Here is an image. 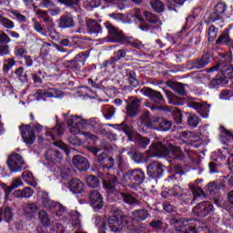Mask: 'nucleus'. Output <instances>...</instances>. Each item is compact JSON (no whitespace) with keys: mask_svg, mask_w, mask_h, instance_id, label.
<instances>
[{"mask_svg":"<svg viewBox=\"0 0 233 233\" xmlns=\"http://www.w3.org/2000/svg\"><path fill=\"white\" fill-rule=\"evenodd\" d=\"M31 77L35 85H41V83H43V79H45V75H43V71L39 70L36 73L31 74Z\"/></svg>","mask_w":233,"mask_h":233,"instance_id":"51","label":"nucleus"},{"mask_svg":"<svg viewBox=\"0 0 233 233\" xmlns=\"http://www.w3.org/2000/svg\"><path fill=\"white\" fill-rule=\"evenodd\" d=\"M165 93L170 105H175L177 106H183V105H185V98H179L169 90H166Z\"/></svg>","mask_w":233,"mask_h":233,"instance_id":"32","label":"nucleus"},{"mask_svg":"<svg viewBox=\"0 0 233 233\" xmlns=\"http://www.w3.org/2000/svg\"><path fill=\"white\" fill-rule=\"evenodd\" d=\"M208 63H210V56L204 54L199 58L189 60L187 66H189V70H201L202 68H205Z\"/></svg>","mask_w":233,"mask_h":233,"instance_id":"18","label":"nucleus"},{"mask_svg":"<svg viewBox=\"0 0 233 233\" xmlns=\"http://www.w3.org/2000/svg\"><path fill=\"white\" fill-rule=\"evenodd\" d=\"M53 208H55L56 216H57L58 218H60V216H63V214H65V211L66 210V208L62 206L59 202H55Z\"/></svg>","mask_w":233,"mask_h":233,"instance_id":"54","label":"nucleus"},{"mask_svg":"<svg viewBox=\"0 0 233 233\" xmlns=\"http://www.w3.org/2000/svg\"><path fill=\"white\" fill-rule=\"evenodd\" d=\"M115 127H116V130H119L126 134L128 141H134V127L128 124V119L127 117L122 123L116 124Z\"/></svg>","mask_w":233,"mask_h":233,"instance_id":"21","label":"nucleus"},{"mask_svg":"<svg viewBox=\"0 0 233 233\" xmlns=\"http://www.w3.org/2000/svg\"><path fill=\"white\" fill-rule=\"evenodd\" d=\"M120 196L124 201V203H127V205H134V203H137V200L136 198H134L132 195L125 192H120Z\"/></svg>","mask_w":233,"mask_h":233,"instance_id":"49","label":"nucleus"},{"mask_svg":"<svg viewBox=\"0 0 233 233\" xmlns=\"http://www.w3.org/2000/svg\"><path fill=\"white\" fill-rule=\"evenodd\" d=\"M37 205L35 203L27 204L24 208V211L25 214H35L37 212Z\"/></svg>","mask_w":233,"mask_h":233,"instance_id":"56","label":"nucleus"},{"mask_svg":"<svg viewBox=\"0 0 233 233\" xmlns=\"http://www.w3.org/2000/svg\"><path fill=\"white\" fill-rule=\"evenodd\" d=\"M96 161L99 164V169L105 172V174H116V176H121L122 174V183H124L126 187H128V188H137V187L143 185L145 179H147L145 171H143L141 167L123 171L124 161L121 156L117 157V169L115 167L116 161L114 157L106 152L99 153Z\"/></svg>","mask_w":233,"mask_h":233,"instance_id":"1","label":"nucleus"},{"mask_svg":"<svg viewBox=\"0 0 233 233\" xmlns=\"http://www.w3.org/2000/svg\"><path fill=\"white\" fill-rule=\"evenodd\" d=\"M68 188L73 194H84L85 183L78 178H73L69 181Z\"/></svg>","mask_w":233,"mask_h":233,"instance_id":"25","label":"nucleus"},{"mask_svg":"<svg viewBox=\"0 0 233 233\" xmlns=\"http://www.w3.org/2000/svg\"><path fill=\"white\" fill-rule=\"evenodd\" d=\"M56 202L52 201L50 198L48 197V193H43L42 196V205L46 208H54V205Z\"/></svg>","mask_w":233,"mask_h":233,"instance_id":"48","label":"nucleus"},{"mask_svg":"<svg viewBox=\"0 0 233 233\" xmlns=\"http://www.w3.org/2000/svg\"><path fill=\"white\" fill-rule=\"evenodd\" d=\"M200 121H201V119L196 115H190L187 117V125L189 127H192L193 128H196L198 127V125H199Z\"/></svg>","mask_w":233,"mask_h":233,"instance_id":"53","label":"nucleus"},{"mask_svg":"<svg viewBox=\"0 0 233 233\" xmlns=\"http://www.w3.org/2000/svg\"><path fill=\"white\" fill-rule=\"evenodd\" d=\"M188 0H172L168 2L167 6L169 10H174V12H177V8H181L185 3Z\"/></svg>","mask_w":233,"mask_h":233,"instance_id":"45","label":"nucleus"},{"mask_svg":"<svg viewBox=\"0 0 233 233\" xmlns=\"http://www.w3.org/2000/svg\"><path fill=\"white\" fill-rule=\"evenodd\" d=\"M221 77L227 81V79H233V66L227 65L221 70Z\"/></svg>","mask_w":233,"mask_h":233,"instance_id":"41","label":"nucleus"},{"mask_svg":"<svg viewBox=\"0 0 233 233\" xmlns=\"http://www.w3.org/2000/svg\"><path fill=\"white\" fill-rule=\"evenodd\" d=\"M21 194L22 198H32V196H34V190L32 189V187H25L23 190H21Z\"/></svg>","mask_w":233,"mask_h":233,"instance_id":"64","label":"nucleus"},{"mask_svg":"<svg viewBox=\"0 0 233 233\" xmlns=\"http://www.w3.org/2000/svg\"><path fill=\"white\" fill-rule=\"evenodd\" d=\"M230 139L232 140V137L221 132V135L219 136V141L220 143H222V145H227L228 147V143H230Z\"/></svg>","mask_w":233,"mask_h":233,"instance_id":"62","label":"nucleus"},{"mask_svg":"<svg viewBox=\"0 0 233 233\" xmlns=\"http://www.w3.org/2000/svg\"><path fill=\"white\" fill-rule=\"evenodd\" d=\"M216 45L219 46H229V48H231L233 45V39L228 35V33L225 32V30H223V32L216 40Z\"/></svg>","mask_w":233,"mask_h":233,"instance_id":"31","label":"nucleus"},{"mask_svg":"<svg viewBox=\"0 0 233 233\" xmlns=\"http://www.w3.org/2000/svg\"><path fill=\"white\" fill-rule=\"evenodd\" d=\"M46 137L52 141H56V137L63 136V126L56 122V126L51 129H47L46 132Z\"/></svg>","mask_w":233,"mask_h":233,"instance_id":"30","label":"nucleus"},{"mask_svg":"<svg viewBox=\"0 0 233 233\" xmlns=\"http://www.w3.org/2000/svg\"><path fill=\"white\" fill-rule=\"evenodd\" d=\"M104 26L108 33L107 43H119V45H128L130 43L132 37L125 35L123 31L112 25L110 21L105 22Z\"/></svg>","mask_w":233,"mask_h":233,"instance_id":"5","label":"nucleus"},{"mask_svg":"<svg viewBox=\"0 0 233 233\" xmlns=\"http://www.w3.org/2000/svg\"><path fill=\"white\" fill-rule=\"evenodd\" d=\"M196 19H198V17L195 16L194 15H189L187 17H186V23L182 27V29L177 34V37H179L181 34L185 32V30L190 28V26H192V25L196 23Z\"/></svg>","mask_w":233,"mask_h":233,"instance_id":"39","label":"nucleus"},{"mask_svg":"<svg viewBox=\"0 0 233 233\" xmlns=\"http://www.w3.org/2000/svg\"><path fill=\"white\" fill-rule=\"evenodd\" d=\"M61 96V90L56 88H51L48 91L37 90L35 94L36 97V101H41V99H45V97H51L57 99Z\"/></svg>","mask_w":233,"mask_h":233,"instance_id":"22","label":"nucleus"},{"mask_svg":"<svg viewBox=\"0 0 233 233\" xmlns=\"http://www.w3.org/2000/svg\"><path fill=\"white\" fill-rule=\"evenodd\" d=\"M166 112H169L168 116H171L173 117V120L177 125H181L183 123V113L181 112L180 109L177 108H171L168 107Z\"/></svg>","mask_w":233,"mask_h":233,"instance_id":"34","label":"nucleus"},{"mask_svg":"<svg viewBox=\"0 0 233 233\" xmlns=\"http://www.w3.org/2000/svg\"><path fill=\"white\" fill-rule=\"evenodd\" d=\"M169 195L171 198H177V199H183L185 196V191L183 187H179L178 185H174L171 189H169Z\"/></svg>","mask_w":233,"mask_h":233,"instance_id":"37","label":"nucleus"},{"mask_svg":"<svg viewBox=\"0 0 233 233\" xmlns=\"http://www.w3.org/2000/svg\"><path fill=\"white\" fill-rule=\"evenodd\" d=\"M149 216L150 213H148V210L145 208L136 209L133 211L134 221H145V219H147Z\"/></svg>","mask_w":233,"mask_h":233,"instance_id":"35","label":"nucleus"},{"mask_svg":"<svg viewBox=\"0 0 233 233\" xmlns=\"http://www.w3.org/2000/svg\"><path fill=\"white\" fill-rule=\"evenodd\" d=\"M76 26V22L74 21V17L64 15L60 16L58 19V28L65 30L66 28H74Z\"/></svg>","mask_w":233,"mask_h":233,"instance_id":"27","label":"nucleus"},{"mask_svg":"<svg viewBox=\"0 0 233 233\" xmlns=\"http://www.w3.org/2000/svg\"><path fill=\"white\" fill-rule=\"evenodd\" d=\"M189 108H194L204 119L208 117V112H210V106L199 102H190Z\"/></svg>","mask_w":233,"mask_h":233,"instance_id":"24","label":"nucleus"},{"mask_svg":"<svg viewBox=\"0 0 233 233\" xmlns=\"http://www.w3.org/2000/svg\"><path fill=\"white\" fill-rule=\"evenodd\" d=\"M185 86H188V85L187 84H183L181 82H176L173 83L171 86L172 90H174V92L176 94H177V96H187L188 94V92L187 91V89H185Z\"/></svg>","mask_w":233,"mask_h":233,"instance_id":"36","label":"nucleus"},{"mask_svg":"<svg viewBox=\"0 0 233 233\" xmlns=\"http://www.w3.org/2000/svg\"><path fill=\"white\" fill-rule=\"evenodd\" d=\"M127 156L130 157V159H132V161H134V163H137V165L147 161L145 155L136 148H131L129 151H127Z\"/></svg>","mask_w":233,"mask_h":233,"instance_id":"29","label":"nucleus"},{"mask_svg":"<svg viewBox=\"0 0 233 233\" xmlns=\"http://www.w3.org/2000/svg\"><path fill=\"white\" fill-rule=\"evenodd\" d=\"M117 177H121V176H117L116 174H109L108 177L102 179L103 188L106 190V192H110V194H116L119 192V187L121 182Z\"/></svg>","mask_w":233,"mask_h":233,"instance_id":"12","label":"nucleus"},{"mask_svg":"<svg viewBox=\"0 0 233 233\" xmlns=\"http://www.w3.org/2000/svg\"><path fill=\"white\" fill-rule=\"evenodd\" d=\"M218 32H219V28L216 25H212L208 28V43H214L218 38Z\"/></svg>","mask_w":233,"mask_h":233,"instance_id":"40","label":"nucleus"},{"mask_svg":"<svg viewBox=\"0 0 233 233\" xmlns=\"http://www.w3.org/2000/svg\"><path fill=\"white\" fill-rule=\"evenodd\" d=\"M202 183L203 180H196L195 183L193 184H189V189L191 190L192 194H193V201H198V199H199V198H207V195L205 194V191L203 190V188H201V187L198 186V182Z\"/></svg>","mask_w":233,"mask_h":233,"instance_id":"26","label":"nucleus"},{"mask_svg":"<svg viewBox=\"0 0 233 233\" xmlns=\"http://www.w3.org/2000/svg\"><path fill=\"white\" fill-rule=\"evenodd\" d=\"M86 181L87 183V187H90L91 188H97L99 185H101V182L99 181V177L90 175L86 177Z\"/></svg>","mask_w":233,"mask_h":233,"instance_id":"43","label":"nucleus"},{"mask_svg":"<svg viewBox=\"0 0 233 233\" xmlns=\"http://www.w3.org/2000/svg\"><path fill=\"white\" fill-rule=\"evenodd\" d=\"M227 10H228V5L224 2H218L213 11L208 14V15L204 16L202 21L198 23L199 26L202 25H211V23H216V21H223L225 17H228Z\"/></svg>","mask_w":233,"mask_h":233,"instance_id":"4","label":"nucleus"},{"mask_svg":"<svg viewBox=\"0 0 233 233\" xmlns=\"http://www.w3.org/2000/svg\"><path fill=\"white\" fill-rule=\"evenodd\" d=\"M216 188H218V185L216 184V182H209L207 187H205V190L207 192V194H210V196H212V194H214V190H216Z\"/></svg>","mask_w":233,"mask_h":233,"instance_id":"61","label":"nucleus"},{"mask_svg":"<svg viewBox=\"0 0 233 233\" xmlns=\"http://www.w3.org/2000/svg\"><path fill=\"white\" fill-rule=\"evenodd\" d=\"M128 52L129 51L127 48L118 49L113 54V56L109 57L107 60L100 64V68L101 69L108 68V66H112L113 65H116L117 61H121V59H125Z\"/></svg>","mask_w":233,"mask_h":233,"instance_id":"17","label":"nucleus"},{"mask_svg":"<svg viewBox=\"0 0 233 233\" xmlns=\"http://www.w3.org/2000/svg\"><path fill=\"white\" fill-rule=\"evenodd\" d=\"M227 83H228V81L225 80L223 76H217L209 82L208 88H210V90H214V88H218L220 85H227Z\"/></svg>","mask_w":233,"mask_h":233,"instance_id":"38","label":"nucleus"},{"mask_svg":"<svg viewBox=\"0 0 233 233\" xmlns=\"http://www.w3.org/2000/svg\"><path fill=\"white\" fill-rule=\"evenodd\" d=\"M38 218L40 219V223L45 227V228H48L50 227L51 221L46 211L41 210L38 214Z\"/></svg>","mask_w":233,"mask_h":233,"instance_id":"42","label":"nucleus"},{"mask_svg":"<svg viewBox=\"0 0 233 233\" xmlns=\"http://www.w3.org/2000/svg\"><path fill=\"white\" fill-rule=\"evenodd\" d=\"M151 8H153L154 12L157 14H161V12L165 11V5L159 0H154L151 2Z\"/></svg>","mask_w":233,"mask_h":233,"instance_id":"47","label":"nucleus"},{"mask_svg":"<svg viewBox=\"0 0 233 233\" xmlns=\"http://www.w3.org/2000/svg\"><path fill=\"white\" fill-rule=\"evenodd\" d=\"M87 198L89 200V205L92 207L95 212L101 210L105 207V201L103 200V195L96 189L90 190L87 193Z\"/></svg>","mask_w":233,"mask_h":233,"instance_id":"13","label":"nucleus"},{"mask_svg":"<svg viewBox=\"0 0 233 233\" xmlns=\"http://www.w3.org/2000/svg\"><path fill=\"white\" fill-rule=\"evenodd\" d=\"M170 225H172L177 232L180 233H198V228L196 227V220L187 218H177L173 217L169 219Z\"/></svg>","mask_w":233,"mask_h":233,"instance_id":"6","label":"nucleus"},{"mask_svg":"<svg viewBox=\"0 0 233 233\" xmlns=\"http://www.w3.org/2000/svg\"><path fill=\"white\" fill-rule=\"evenodd\" d=\"M148 152L149 157H156L157 156H165L166 157L170 156V152L181 153V147L171 146V149L168 148L163 142H155L149 146Z\"/></svg>","mask_w":233,"mask_h":233,"instance_id":"7","label":"nucleus"},{"mask_svg":"<svg viewBox=\"0 0 233 233\" xmlns=\"http://www.w3.org/2000/svg\"><path fill=\"white\" fill-rule=\"evenodd\" d=\"M126 77H127V83L133 86V88H137V86H139V80H137L136 71L126 69Z\"/></svg>","mask_w":233,"mask_h":233,"instance_id":"33","label":"nucleus"},{"mask_svg":"<svg viewBox=\"0 0 233 233\" xmlns=\"http://www.w3.org/2000/svg\"><path fill=\"white\" fill-rule=\"evenodd\" d=\"M87 31L90 35H99L103 34V26H101L97 21L90 19L86 22Z\"/></svg>","mask_w":233,"mask_h":233,"instance_id":"28","label":"nucleus"},{"mask_svg":"<svg viewBox=\"0 0 233 233\" xmlns=\"http://www.w3.org/2000/svg\"><path fill=\"white\" fill-rule=\"evenodd\" d=\"M12 223L14 221V208L10 206H2L0 208V223Z\"/></svg>","mask_w":233,"mask_h":233,"instance_id":"23","label":"nucleus"},{"mask_svg":"<svg viewBox=\"0 0 233 233\" xmlns=\"http://www.w3.org/2000/svg\"><path fill=\"white\" fill-rule=\"evenodd\" d=\"M22 179L27 183L28 185H34V182L32 181H28V179H35V177H34V174L30 171H24L22 173Z\"/></svg>","mask_w":233,"mask_h":233,"instance_id":"55","label":"nucleus"},{"mask_svg":"<svg viewBox=\"0 0 233 233\" xmlns=\"http://www.w3.org/2000/svg\"><path fill=\"white\" fill-rule=\"evenodd\" d=\"M138 123H140L143 128L158 130L160 132H168L172 128V121L160 116L150 117V111H145L139 116Z\"/></svg>","mask_w":233,"mask_h":233,"instance_id":"2","label":"nucleus"},{"mask_svg":"<svg viewBox=\"0 0 233 233\" xmlns=\"http://www.w3.org/2000/svg\"><path fill=\"white\" fill-rule=\"evenodd\" d=\"M20 136L24 141V143L27 147H31L34 143H35V134H40L43 132V125L38 122L29 123V124H22L19 126Z\"/></svg>","mask_w":233,"mask_h":233,"instance_id":"3","label":"nucleus"},{"mask_svg":"<svg viewBox=\"0 0 233 233\" xmlns=\"http://www.w3.org/2000/svg\"><path fill=\"white\" fill-rule=\"evenodd\" d=\"M7 167L12 173L22 172L26 168V162L20 154L14 153L7 157Z\"/></svg>","mask_w":233,"mask_h":233,"instance_id":"11","label":"nucleus"},{"mask_svg":"<svg viewBox=\"0 0 233 233\" xmlns=\"http://www.w3.org/2000/svg\"><path fill=\"white\" fill-rule=\"evenodd\" d=\"M167 170V167L163 166V164L158 162H151L147 167V174L150 179V181H159V179H163L165 176V171Z\"/></svg>","mask_w":233,"mask_h":233,"instance_id":"10","label":"nucleus"},{"mask_svg":"<svg viewBox=\"0 0 233 233\" xmlns=\"http://www.w3.org/2000/svg\"><path fill=\"white\" fill-rule=\"evenodd\" d=\"M2 188L5 192V199H8L10 198V194H12V190H15L13 188V186L11 187L7 186L6 184H2Z\"/></svg>","mask_w":233,"mask_h":233,"instance_id":"60","label":"nucleus"},{"mask_svg":"<svg viewBox=\"0 0 233 233\" xmlns=\"http://www.w3.org/2000/svg\"><path fill=\"white\" fill-rule=\"evenodd\" d=\"M140 92L145 96V97H148L153 103L156 105H163L165 103V97H163V94L157 90H154L151 87L144 86L140 89Z\"/></svg>","mask_w":233,"mask_h":233,"instance_id":"16","label":"nucleus"},{"mask_svg":"<svg viewBox=\"0 0 233 233\" xmlns=\"http://www.w3.org/2000/svg\"><path fill=\"white\" fill-rule=\"evenodd\" d=\"M73 166L79 172H86L90 168V162L88 159L81 155H76L72 159Z\"/></svg>","mask_w":233,"mask_h":233,"instance_id":"20","label":"nucleus"},{"mask_svg":"<svg viewBox=\"0 0 233 233\" xmlns=\"http://www.w3.org/2000/svg\"><path fill=\"white\" fill-rule=\"evenodd\" d=\"M90 121L79 116V115H73L67 119V127L69 128H86V127H90Z\"/></svg>","mask_w":233,"mask_h":233,"instance_id":"19","label":"nucleus"},{"mask_svg":"<svg viewBox=\"0 0 233 233\" xmlns=\"http://www.w3.org/2000/svg\"><path fill=\"white\" fill-rule=\"evenodd\" d=\"M0 25H2V26H4V28H6L7 30H12L15 27V24L14 23V21L3 16V15H0Z\"/></svg>","mask_w":233,"mask_h":233,"instance_id":"44","label":"nucleus"},{"mask_svg":"<svg viewBox=\"0 0 233 233\" xmlns=\"http://www.w3.org/2000/svg\"><path fill=\"white\" fill-rule=\"evenodd\" d=\"M89 56L90 51L80 52L72 60L64 61L62 63V66H64V68L77 72V70H81L82 66H85L86 59H88Z\"/></svg>","mask_w":233,"mask_h":233,"instance_id":"8","label":"nucleus"},{"mask_svg":"<svg viewBox=\"0 0 233 233\" xmlns=\"http://www.w3.org/2000/svg\"><path fill=\"white\" fill-rule=\"evenodd\" d=\"M144 15H145L147 21L148 23H150L151 25H157V23H159V18L157 17V15H156L148 11H145Z\"/></svg>","mask_w":233,"mask_h":233,"instance_id":"50","label":"nucleus"},{"mask_svg":"<svg viewBox=\"0 0 233 233\" xmlns=\"http://www.w3.org/2000/svg\"><path fill=\"white\" fill-rule=\"evenodd\" d=\"M232 91L228 89H223L219 94V99H222L224 101H227L230 99V96H232Z\"/></svg>","mask_w":233,"mask_h":233,"instance_id":"59","label":"nucleus"},{"mask_svg":"<svg viewBox=\"0 0 233 233\" xmlns=\"http://www.w3.org/2000/svg\"><path fill=\"white\" fill-rule=\"evenodd\" d=\"M148 226L153 228V230L165 232V228H163V220L161 219H153L149 222Z\"/></svg>","mask_w":233,"mask_h":233,"instance_id":"46","label":"nucleus"},{"mask_svg":"<svg viewBox=\"0 0 233 233\" xmlns=\"http://www.w3.org/2000/svg\"><path fill=\"white\" fill-rule=\"evenodd\" d=\"M126 116L129 119H136L139 114H141V100L139 98H134L130 102L126 100Z\"/></svg>","mask_w":233,"mask_h":233,"instance_id":"15","label":"nucleus"},{"mask_svg":"<svg viewBox=\"0 0 233 233\" xmlns=\"http://www.w3.org/2000/svg\"><path fill=\"white\" fill-rule=\"evenodd\" d=\"M214 212V205L210 201H202L193 208V214L198 218H207Z\"/></svg>","mask_w":233,"mask_h":233,"instance_id":"14","label":"nucleus"},{"mask_svg":"<svg viewBox=\"0 0 233 233\" xmlns=\"http://www.w3.org/2000/svg\"><path fill=\"white\" fill-rule=\"evenodd\" d=\"M191 147L193 148H199L203 145V140L198 136H195L190 139Z\"/></svg>","mask_w":233,"mask_h":233,"instance_id":"58","label":"nucleus"},{"mask_svg":"<svg viewBox=\"0 0 233 233\" xmlns=\"http://www.w3.org/2000/svg\"><path fill=\"white\" fill-rule=\"evenodd\" d=\"M15 66V59L14 58H8L5 60V63L4 64V72H10L12 70L13 66Z\"/></svg>","mask_w":233,"mask_h":233,"instance_id":"57","label":"nucleus"},{"mask_svg":"<svg viewBox=\"0 0 233 233\" xmlns=\"http://www.w3.org/2000/svg\"><path fill=\"white\" fill-rule=\"evenodd\" d=\"M122 228L123 221L117 216H111L106 221L102 222V225L98 228V233H119Z\"/></svg>","mask_w":233,"mask_h":233,"instance_id":"9","label":"nucleus"},{"mask_svg":"<svg viewBox=\"0 0 233 233\" xmlns=\"http://www.w3.org/2000/svg\"><path fill=\"white\" fill-rule=\"evenodd\" d=\"M49 233H65V228L61 224H56L50 228Z\"/></svg>","mask_w":233,"mask_h":233,"instance_id":"63","label":"nucleus"},{"mask_svg":"<svg viewBox=\"0 0 233 233\" xmlns=\"http://www.w3.org/2000/svg\"><path fill=\"white\" fill-rule=\"evenodd\" d=\"M137 145L138 146L139 148L145 150V148H147L148 145H150V138L140 137L139 138L137 139Z\"/></svg>","mask_w":233,"mask_h":233,"instance_id":"52","label":"nucleus"}]
</instances>
